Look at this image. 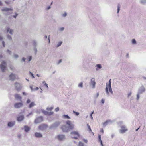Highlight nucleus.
<instances>
[{
  "label": "nucleus",
  "mask_w": 146,
  "mask_h": 146,
  "mask_svg": "<svg viewBox=\"0 0 146 146\" xmlns=\"http://www.w3.org/2000/svg\"><path fill=\"white\" fill-rule=\"evenodd\" d=\"M74 125L70 121L68 120L66 122V124L64 127V131L67 132L73 129Z\"/></svg>",
  "instance_id": "f257e3e1"
},
{
  "label": "nucleus",
  "mask_w": 146,
  "mask_h": 146,
  "mask_svg": "<svg viewBox=\"0 0 146 146\" xmlns=\"http://www.w3.org/2000/svg\"><path fill=\"white\" fill-rule=\"evenodd\" d=\"M109 89V91L111 93H112L113 92L112 90L111 86V79H110L108 83V86L107 84L106 85V91L107 94H108V88Z\"/></svg>",
  "instance_id": "f03ea898"
},
{
  "label": "nucleus",
  "mask_w": 146,
  "mask_h": 146,
  "mask_svg": "<svg viewBox=\"0 0 146 146\" xmlns=\"http://www.w3.org/2000/svg\"><path fill=\"white\" fill-rule=\"evenodd\" d=\"M70 134L72 137L75 139H77L80 136L79 133L77 131H73Z\"/></svg>",
  "instance_id": "7ed1b4c3"
},
{
  "label": "nucleus",
  "mask_w": 146,
  "mask_h": 146,
  "mask_svg": "<svg viewBox=\"0 0 146 146\" xmlns=\"http://www.w3.org/2000/svg\"><path fill=\"white\" fill-rule=\"evenodd\" d=\"M6 63L4 61H3L1 63V64L0 65L1 68L2 70V72L4 71L5 70L6 68Z\"/></svg>",
  "instance_id": "20e7f679"
},
{
  "label": "nucleus",
  "mask_w": 146,
  "mask_h": 146,
  "mask_svg": "<svg viewBox=\"0 0 146 146\" xmlns=\"http://www.w3.org/2000/svg\"><path fill=\"white\" fill-rule=\"evenodd\" d=\"M23 105V104L22 102L17 103L14 104V106L15 108H19L22 107Z\"/></svg>",
  "instance_id": "39448f33"
},
{
  "label": "nucleus",
  "mask_w": 146,
  "mask_h": 146,
  "mask_svg": "<svg viewBox=\"0 0 146 146\" xmlns=\"http://www.w3.org/2000/svg\"><path fill=\"white\" fill-rule=\"evenodd\" d=\"M43 120V118L42 117H40L36 119L35 120V123H40L42 122Z\"/></svg>",
  "instance_id": "423d86ee"
},
{
  "label": "nucleus",
  "mask_w": 146,
  "mask_h": 146,
  "mask_svg": "<svg viewBox=\"0 0 146 146\" xmlns=\"http://www.w3.org/2000/svg\"><path fill=\"white\" fill-rule=\"evenodd\" d=\"M2 11H10L9 13L7 14V15H9L10 14L12 13L13 9L11 8H5L2 9Z\"/></svg>",
  "instance_id": "0eeeda50"
},
{
  "label": "nucleus",
  "mask_w": 146,
  "mask_h": 146,
  "mask_svg": "<svg viewBox=\"0 0 146 146\" xmlns=\"http://www.w3.org/2000/svg\"><path fill=\"white\" fill-rule=\"evenodd\" d=\"M47 127L46 125L42 124L39 126L38 128L39 129L42 130L46 129Z\"/></svg>",
  "instance_id": "6e6552de"
},
{
  "label": "nucleus",
  "mask_w": 146,
  "mask_h": 146,
  "mask_svg": "<svg viewBox=\"0 0 146 146\" xmlns=\"http://www.w3.org/2000/svg\"><path fill=\"white\" fill-rule=\"evenodd\" d=\"M42 113L44 114L47 115H52L53 113V112H48L46 111H42Z\"/></svg>",
  "instance_id": "1a4fd4ad"
},
{
  "label": "nucleus",
  "mask_w": 146,
  "mask_h": 146,
  "mask_svg": "<svg viewBox=\"0 0 146 146\" xmlns=\"http://www.w3.org/2000/svg\"><path fill=\"white\" fill-rule=\"evenodd\" d=\"M14 96L16 99H19L20 100H21L22 99V97L18 94H15L14 95Z\"/></svg>",
  "instance_id": "9d476101"
},
{
  "label": "nucleus",
  "mask_w": 146,
  "mask_h": 146,
  "mask_svg": "<svg viewBox=\"0 0 146 146\" xmlns=\"http://www.w3.org/2000/svg\"><path fill=\"white\" fill-rule=\"evenodd\" d=\"M10 79L11 80H13L15 78V75L13 74H11L9 76Z\"/></svg>",
  "instance_id": "9b49d317"
},
{
  "label": "nucleus",
  "mask_w": 146,
  "mask_h": 146,
  "mask_svg": "<svg viewBox=\"0 0 146 146\" xmlns=\"http://www.w3.org/2000/svg\"><path fill=\"white\" fill-rule=\"evenodd\" d=\"M24 118L23 116H20L18 117L17 118V120L18 121H21L23 120Z\"/></svg>",
  "instance_id": "f8f14e48"
},
{
  "label": "nucleus",
  "mask_w": 146,
  "mask_h": 146,
  "mask_svg": "<svg viewBox=\"0 0 146 146\" xmlns=\"http://www.w3.org/2000/svg\"><path fill=\"white\" fill-rule=\"evenodd\" d=\"M91 83L93 86L94 87L96 84L94 78H92L91 79Z\"/></svg>",
  "instance_id": "ddd939ff"
},
{
  "label": "nucleus",
  "mask_w": 146,
  "mask_h": 146,
  "mask_svg": "<svg viewBox=\"0 0 146 146\" xmlns=\"http://www.w3.org/2000/svg\"><path fill=\"white\" fill-rule=\"evenodd\" d=\"M35 136L36 137H41L42 135L40 133L36 132L35 133Z\"/></svg>",
  "instance_id": "4468645a"
},
{
  "label": "nucleus",
  "mask_w": 146,
  "mask_h": 146,
  "mask_svg": "<svg viewBox=\"0 0 146 146\" xmlns=\"http://www.w3.org/2000/svg\"><path fill=\"white\" fill-rule=\"evenodd\" d=\"M58 139L59 140H62L64 138V136L63 135H58L57 136Z\"/></svg>",
  "instance_id": "2eb2a0df"
},
{
  "label": "nucleus",
  "mask_w": 146,
  "mask_h": 146,
  "mask_svg": "<svg viewBox=\"0 0 146 146\" xmlns=\"http://www.w3.org/2000/svg\"><path fill=\"white\" fill-rule=\"evenodd\" d=\"M15 122H9L8 124V125L10 127H12L14 125Z\"/></svg>",
  "instance_id": "dca6fc26"
},
{
  "label": "nucleus",
  "mask_w": 146,
  "mask_h": 146,
  "mask_svg": "<svg viewBox=\"0 0 146 146\" xmlns=\"http://www.w3.org/2000/svg\"><path fill=\"white\" fill-rule=\"evenodd\" d=\"M35 105V104L34 102H32L29 105V107L30 108H32Z\"/></svg>",
  "instance_id": "f3484780"
},
{
  "label": "nucleus",
  "mask_w": 146,
  "mask_h": 146,
  "mask_svg": "<svg viewBox=\"0 0 146 146\" xmlns=\"http://www.w3.org/2000/svg\"><path fill=\"white\" fill-rule=\"evenodd\" d=\"M25 131L26 132H28L30 130V128L29 127L27 126H24Z\"/></svg>",
  "instance_id": "a211bd4d"
},
{
  "label": "nucleus",
  "mask_w": 146,
  "mask_h": 146,
  "mask_svg": "<svg viewBox=\"0 0 146 146\" xmlns=\"http://www.w3.org/2000/svg\"><path fill=\"white\" fill-rule=\"evenodd\" d=\"M98 137L99 139V141L100 142L102 146H103L102 141L101 139V136L100 135H98Z\"/></svg>",
  "instance_id": "6ab92c4d"
},
{
  "label": "nucleus",
  "mask_w": 146,
  "mask_h": 146,
  "mask_svg": "<svg viewBox=\"0 0 146 146\" xmlns=\"http://www.w3.org/2000/svg\"><path fill=\"white\" fill-rule=\"evenodd\" d=\"M9 29H10L9 28H8L7 29V32H8L9 31L10 34H12V33L13 32V30H12L11 29V30H10V31H9Z\"/></svg>",
  "instance_id": "aec40b11"
},
{
  "label": "nucleus",
  "mask_w": 146,
  "mask_h": 146,
  "mask_svg": "<svg viewBox=\"0 0 146 146\" xmlns=\"http://www.w3.org/2000/svg\"><path fill=\"white\" fill-rule=\"evenodd\" d=\"M127 130V129H125L124 128H122L121 130V131L122 133H124Z\"/></svg>",
  "instance_id": "412c9836"
},
{
  "label": "nucleus",
  "mask_w": 146,
  "mask_h": 146,
  "mask_svg": "<svg viewBox=\"0 0 146 146\" xmlns=\"http://www.w3.org/2000/svg\"><path fill=\"white\" fill-rule=\"evenodd\" d=\"M62 42L60 41L59 42H58V43L57 45V47H58L59 46H60L61 45V44H62Z\"/></svg>",
  "instance_id": "4be33fe9"
},
{
  "label": "nucleus",
  "mask_w": 146,
  "mask_h": 146,
  "mask_svg": "<svg viewBox=\"0 0 146 146\" xmlns=\"http://www.w3.org/2000/svg\"><path fill=\"white\" fill-rule=\"evenodd\" d=\"M42 83H43V84H44V85L47 88V89L48 88V86L47 84L46 83L45 81L43 82Z\"/></svg>",
  "instance_id": "5701e85b"
},
{
  "label": "nucleus",
  "mask_w": 146,
  "mask_h": 146,
  "mask_svg": "<svg viewBox=\"0 0 146 146\" xmlns=\"http://www.w3.org/2000/svg\"><path fill=\"white\" fill-rule=\"evenodd\" d=\"M53 108V107H49L47 108V110L48 111H51L52 110Z\"/></svg>",
  "instance_id": "b1692460"
},
{
  "label": "nucleus",
  "mask_w": 146,
  "mask_h": 146,
  "mask_svg": "<svg viewBox=\"0 0 146 146\" xmlns=\"http://www.w3.org/2000/svg\"><path fill=\"white\" fill-rule=\"evenodd\" d=\"M78 86L82 87L83 86V83L82 82L78 84Z\"/></svg>",
  "instance_id": "393cba45"
},
{
  "label": "nucleus",
  "mask_w": 146,
  "mask_h": 146,
  "mask_svg": "<svg viewBox=\"0 0 146 146\" xmlns=\"http://www.w3.org/2000/svg\"><path fill=\"white\" fill-rule=\"evenodd\" d=\"M78 145L79 146H84L83 143L81 142H79Z\"/></svg>",
  "instance_id": "a878e982"
},
{
  "label": "nucleus",
  "mask_w": 146,
  "mask_h": 146,
  "mask_svg": "<svg viewBox=\"0 0 146 146\" xmlns=\"http://www.w3.org/2000/svg\"><path fill=\"white\" fill-rule=\"evenodd\" d=\"M64 118L70 119V117L67 115H64Z\"/></svg>",
  "instance_id": "bb28decb"
},
{
  "label": "nucleus",
  "mask_w": 146,
  "mask_h": 146,
  "mask_svg": "<svg viewBox=\"0 0 146 146\" xmlns=\"http://www.w3.org/2000/svg\"><path fill=\"white\" fill-rule=\"evenodd\" d=\"M87 125L88 126V129H89V131H90V132H92V130H91V129L90 128V126L88 125V124H87Z\"/></svg>",
  "instance_id": "cd10ccee"
},
{
  "label": "nucleus",
  "mask_w": 146,
  "mask_h": 146,
  "mask_svg": "<svg viewBox=\"0 0 146 146\" xmlns=\"http://www.w3.org/2000/svg\"><path fill=\"white\" fill-rule=\"evenodd\" d=\"M97 67L99 68H101V65L100 64H98L97 65Z\"/></svg>",
  "instance_id": "c85d7f7f"
},
{
  "label": "nucleus",
  "mask_w": 146,
  "mask_h": 146,
  "mask_svg": "<svg viewBox=\"0 0 146 146\" xmlns=\"http://www.w3.org/2000/svg\"><path fill=\"white\" fill-rule=\"evenodd\" d=\"M73 112L76 115H78L79 114L78 112H75L74 111H73Z\"/></svg>",
  "instance_id": "c756f323"
},
{
  "label": "nucleus",
  "mask_w": 146,
  "mask_h": 146,
  "mask_svg": "<svg viewBox=\"0 0 146 146\" xmlns=\"http://www.w3.org/2000/svg\"><path fill=\"white\" fill-rule=\"evenodd\" d=\"M120 10V6L119 5H118L117 7V13H118Z\"/></svg>",
  "instance_id": "7c9ffc66"
},
{
  "label": "nucleus",
  "mask_w": 146,
  "mask_h": 146,
  "mask_svg": "<svg viewBox=\"0 0 146 146\" xmlns=\"http://www.w3.org/2000/svg\"><path fill=\"white\" fill-rule=\"evenodd\" d=\"M132 43L133 44H135L136 43V41L135 39H133L132 40Z\"/></svg>",
  "instance_id": "2f4dec72"
},
{
  "label": "nucleus",
  "mask_w": 146,
  "mask_h": 146,
  "mask_svg": "<svg viewBox=\"0 0 146 146\" xmlns=\"http://www.w3.org/2000/svg\"><path fill=\"white\" fill-rule=\"evenodd\" d=\"M141 3H146V0H141Z\"/></svg>",
  "instance_id": "473e14b6"
},
{
  "label": "nucleus",
  "mask_w": 146,
  "mask_h": 146,
  "mask_svg": "<svg viewBox=\"0 0 146 146\" xmlns=\"http://www.w3.org/2000/svg\"><path fill=\"white\" fill-rule=\"evenodd\" d=\"M59 110V108L58 107L56 108L55 109V111H56L57 112Z\"/></svg>",
  "instance_id": "72a5a7b5"
},
{
  "label": "nucleus",
  "mask_w": 146,
  "mask_h": 146,
  "mask_svg": "<svg viewBox=\"0 0 146 146\" xmlns=\"http://www.w3.org/2000/svg\"><path fill=\"white\" fill-rule=\"evenodd\" d=\"M31 102V101L30 99H28L27 101V103H29Z\"/></svg>",
  "instance_id": "f704fd0d"
},
{
  "label": "nucleus",
  "mask_w": 146,
  "mask_h": 146,
  "mask_svg": "<svg viewBox=\"0 0 146 146\" xmlns=\"http://www.w3.org/2000/svg\"><path fill=\"white\" fill-rule=\"evenodd\" d=\"M32 59V57L31 56H30L29 57V58H28V61H30Z\"/></svg>",
  "instance_id": "c9c22d12"
},
{
  "label": "nucleus",
  "mask_w": 146,
  "mask_h": 146,
  "mask_svg": "<svg viewBox=\"0 0 146 146\" xmlns=\"http://www.w3.org/2000/svg\"><path fill=\"white\" fill-rule=\"evenodd\" d=\"M93 113V112H92V113H91V114H90V117L92 119H93V117H92V114Z\"/></svg>",
  "instance_id": "e433bc0d"
},
{
  "label": "nucleus",
  "mask_w": 146,
  "mask_h": 146,
  "mask_svg": "<svg viewBox=\"0 0 146 146\" xmlns=\"http://www.w3.org/2000/svg\"><path fill=\"white\" fill-rule=\"evenodd\" d=\"M109 121H106L105 122H104V125H106L107 123H108V122H109Z\"/></svg>",
  "instance_id": "4c0bfd02"
},
{
  "label": "nucleus",
  "mask_w": 146,
  "mask_h": 146,
  "mask_svg": "<svg viewBox=\"0 0 146 146\" xmlns=\"http://www.w3.org/2000/svg\"><path fill=\"white\" fill-rule=\"evenodd\" d=\"M101 102L102 103H104V100L103 99H102V100H101Z\"/></svg>",
  "instance_id": "58836bf2"
},
{
  "label": "nucleus",
  "mask_w": 146,
  "mask_h": 146,
  "mask_svg": "<svg viewBox=\"0 0 146 146\" xmlns=\"http://www.w3.org/2000/svg\"><path fill=\"white\" fill-rule=\"evenodd\" d=\"M131 94V92L129 93L128 94V97H129V96H130Z\"/></svg>",
  "instance_id": "ea45409f"
},
{
  "label": "nucleus",
  "mask_w": 146,
  "mask_h": 146,
  "mask_svg": "<svg viewBox=\"0 0 146 146\" xmlns=\"http://www.w3.org/2000/svg\"><path fill=\"white\" fill-rule=\"evenodd\" d=\"M30 73L31 75V76L33 78H34V76H33V74L31 72H30Z\"/></svg>",
  "instance_id": "a19ab883"
},
{
  "label": "nucleus",
  "mask_w": 146,
  "mask_h": 146,
  "mask_svg": "<svg viewBox=\"0 0 146 146\" xmlns=\"http://www.w3.org/2000/svg\"><path fill=\"white\" fill-rule=\"evenodd\" d=\"M14 56L15 58H17L18 57V56L17 55L15 54L14 55Z\"/></svg>",
  "instance_id": "79ce46f5"
},
{
  "label": "nucleus",
  "mask_w": 146,
  "mask_h": 146,
  "mask_svg": "<svg viewBox=\"0 0 146 146\" xmlns=\"http://www.w3.org/2000/svg\"><path fill=\"white\" fill-rule=\"evenodd\" d=\"M64 28L63 27H62L61 28H60V30L61 31H62L64 30Z\"/></svg>",
  "instance_id": "37998d69"
},
{
  "label": "nucleus",
  "mask_w": 146,
  "mask_h": 146,
  "mask_svg": "<svg viewBox=\"0 0 146 146\" xmlns=\"http://www.w3.org/2000/svg\"><path fill=\"white\" fill-rule=\"evenodd\" d=\"M3 45V46L4 47L5 46V42L4 41H3L2 42Z\"/></svg>",
  "instance_id": "c03bdc74"
},
{
  "label": "nucleus",
  "mask_w": 146,
  "mask_h": 146,
  "mask_svg": "<svg viewBox=\"0 0 146 146\" xmlns=\"http://www.w3.org/2000/svg\"><path fill=\"white\" fill-rule=\"evenodd\" d=\"M139 98V94H138L137 96V100H138Z\"/></svg>",
  "instance_id": "a18cd8bd"
},
{
  "label": "nucleus",
  "mask_w": 146,
  "mask_h": 146,
  "mask_svg": "<svg viewBox=\"0 0 146 146\" xmlns=\"http://www.w3.org/2000/svg\"><path fill=\"white\" fill-rule=\"evenodd\" d=\"M39 89V88L38 87H36L35 89H34L35 90H37Z\"/></svg>",
  "instance_id": "49530a36"
},
{
  "label": "nucleus",
  "mask_w": 146,
  "mask_h": 146,
  "mask_svg": "<svg viewBox=\"0 0 146 146\" xmlns=\"http://www.w3.org/2000/svg\"><path fill=\"white\" fill-rule=\"evenodd\" d=\"M7 52L9 54H10V53H11V52L9 50H7Z\"/></svg>",
  "instance_id": "de8ad7c7"
},
{
  "label": "nucleus",
  "mask_w": 146,
  "mask_h": 146,
  "mask_svg": "<svg viewBox=\"0 0 146 146\" xmlns=\"http://www.w3.org/2000/svg\"><path fill=\"white\" fill-rule=\"evenodd\" d=\"M84 141L86 143H87V140L84 139Z\"/></svg>",
  "instance_id": "09e8293b"
},
{
  "label": "nucleus",
  "mask_w": 146,
  "mask_h": 146,
  "mask_svg": "<svg viewBox=\"0 0 146 146\" xmlns=\"http://www.w3.org/2000/svg\"><path fill=\"white\" fill-rule=\"evenodd\" d=\"M22 60L23 61H25V58H23L22 59Z\"/></svg>",
  "instance_id": "8fccbe9b"
},
{
  "label": "nucleus",
  "mask_w": 146,
  "mask_h": 146,
  "mask_svg": "<svg viewBox=\"0 0 146 146\" xmlns=\"http://www.w3.org/2000/svg\"><path fill=\"white\" fill-rule=\"evenodd\" d=\"M8 38L9 39H11V36H8Z\"/></svg>",
  "instance_id": "3c124183"
},
{
  "label": "nucleus",
  "mask_w": 146,
  "mask_h": 146,
  "mask_svg": "<svg viewBox=\"0 0 146 146\" xmlns=\"http://www.w3.org/2000/svg\"><path fill=\"white\" fill-rule=\"evenodd\" d=\"M23 95H26V94L25 92H23Z\"/></svg>",
  "instance_id": "603ef678"
},
{
  "label": "nucleus",
  "mask_w": 146,
  "mask_h": 146,
  "mask_svg": "<svg viewBox=\"0 0 146 146\" xmlns=\"http://www.w3.org/2000/svg\"><path fill=\"white\" fill-rule=\"evenodd\" d=\"M21 137V135H18V137L19 138H20Z\"/></svg>",
  "instance_id": "864d4df0"
},
{
  "label": "nucleus",
  "mask_w": 146,
  "mask_h": 146,
  "mask_svg": "<svg viewBox=\"0 0 146 146\" xmlns=\"http://www.w3.org/2000/svg\"><path fill=\"white\" fill-rule=\"evenodd\" d=\"M100 131L102 133H103V129H101V130Z\"/></svg>",
  "instance_id": "5fc2aeb1"
},
{
  "label": "nucleus",
  "mask_w": 146,
  "mask_h": 146,
  "mask_svg": "<svg viewBox=\"0 0 146 146\" xmlns=\"http://www.w3.org/2000/svg\"><path fill=\"white\" fill-rule=\"evenodd\" d=\"M2 5V3L1 1H0V6Z\"/></svg>",
  "instance_id": "6e6d98bb"
},
{
  "label": "nucleus",
  "mask_w": 146,
  "mask_h": 146,
  "mask_svg": "<svg viewBox=\"0 0 146 146\" xmlns=\"http://www.w3.org/2000/svg\"><path fill=\"white\" fill-rule=\"evenodd\" d=\"M2 38L0 36V40H2Z\"/></svg>",
  "instance_id": "4d7b16f0"
},
{
  "label": "nucleus",
  "mask_w": 146,
  "mask_h": 146,
  "mask_svg": "<svg viewBox=\"0 0 146 146\" xmlns=\"http://www.w3.org/2000/svg\"><path fill=\"white\" fill-rule=\"evenodd\" d=\"M17 14H16V15H14V17L16 18V17L17 16Z\"/></svg>",
  "instance_id": "13d9d810"
},
{
  "label": "nucleus",
  "mask_w": 146,
  "mask_h": 146,
  "mask_svg": "<svg viewBox=\"0 0 146 146\" xmlns=\"http://www.w3.org/2000/svg\"><path fill=\"white\" fill-rule=\"evenodd\" d=\"M61 62V60H59V62H58V64H59V63H60Z\"/></svg>",
  "instance_id": "bf43d9fd"
},
{
  "label": "nucleus",
  "mask_w": 146,
  "mask_h": 146,
  "mask_svg": "<svg viewBox=\"0 0 146 146\" xmlns=\"http://www.w3.org/2000/svg\"><path fill=\"white\" fill-rule=\"evenodd\" d=\"M64 16H65L66 15V13H64Z\"/></svg>",
  "instance_id": "052dcab7"
},
{
  "label": "nucleus",
  "mask_w": 146,
  "mask_h": 146,
  "mask_svg": "<svg viewBox=\"0 0 146 146\" xmlns=\"http://www.w3.org/2000/svg\"><path fill=\"white\" fill-rule=\"evenodd\" d=\"M50 8V6L47 9H49Z\"/></svg>",
  "instance_id": "680f3d73"
},
{
  "label": "nucleus",
  "mask_w": 146,
  "mask_h": 146,
  "mask_svg": "<svg viewBox=\"0 0 146 146\" xmlns=\"http://www.w3.org/2000/svg\"><path fill=\"white\" fill-rule=\"evenodd\" d=\"M139 127L138 128V129H136V131H138V130L139 129Z\"/></svg>",
  "instance_id": "e2e57ef3"
},
{
  "label": "nucleus",
  "mask_w": 146,
  "mask_h": 146,
  "mask_svg": "<svg viewBox=\"0 0 146 146\" xmlns=\"http://www.w3.org/2000/svg\"><path fill=\"white\" fill-rule=\"evenodd\" d=\"M45 38H46H46H47V36H46V35H45Z\"/></svg>",
  "instance_id": "0e129e2a"
},
{
  "label": "nucleus",
  "mask_w": 146,
  "mask_h": 146,
  "mask_svg": "<svg viewBox=\"0 0 146 146\" xmlns=\"http://www.w3.org/2000/svg\"><path fill=\"white\" fill-rule=\"evenodd\" d=\"M5 2L7 3V4H9V2H7L6 1H5Z\"/></svg>",
  "instance_id": "69168bd1"
},
{
  "label": "nucleus",
  "mask_w": 146,
  "mask_h": 146,
  "mask_svg": "<svg viewBox=\"0 0 146 146\" xmlns=\"http://www.w3.org/2000/svg\"><path fill=\"white\" fill-rule=\"evenodd\" d=\"M98 95H99V94L98 93H97V96L98 97Z\"/></svg>",
  "instance_id": "338daca9"
},
{
  "label": "nucleus",
  "mask_w": 146,
  "mask_h": 146,
  "mask_svg": "<svg viewBox=\"0 0 146 146\" xmlns=\"http://www.w3.org/2000/svg\"><path fill=\"white\" fill-rule=\"evenodd\" d=\"M48 40H49V42H50V39H49V38H48Z\"/></svg>",
  "instance_id": "774afa93"
}]
</instances>
